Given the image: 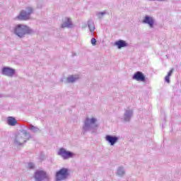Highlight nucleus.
<instances>
[{
    "label": "nucleus",
    "instance_id": "6e6552de",
    "mask_svg": "<svg viewBox=\"0 0 181 181\" xmlns=\"http://www.w3.org/2000/svg\"><path fill=\"white\" fill-rule=\"evenodd\" d=\"M16 73V70L8 66H4L1 69V74L6 77H13Z\"/></svg>",
    "mask_w": 181,
    "mask_h": 181
},
{
    "label": "nucleus",
    "instance_id": "6ab92c4d",
    "mask_svg": "<svg viewBox=\"0 0 181 181\" xmlns=\"http://www.w3.org/2000/svg\"><path fill=\"white\" fill-rule=\"evenodd\" d=\"M125 175V170L122 167H119L117 170V176H124Z\"/></svg>",
    "mask_w": 181,
    "mask_h": 181
},
{
    "label": "nucleus",
    "instance_id": "f3484780",
    "mask_svg": "<svg viewBox=\"0 0 181 181\" xmlns=\"http://www.w3.org/2000/svg\"><path fill=\"white\" fill-rule=\"evenodd\" d=\"M88 26L90 32L93 33L94 30H95V26L94 25V22H93V21L89 20L88 21Z\"/></svg>",
    "mask_w": 181,
    "mask_h": 181
},
{
    "label": "nucleus",
    "instance_id": "4be33fe9",
    "mask_svg": "<svg viewBox=\"0 0 181 181\" xmlns=\"http://www.w3.org/2000/svg\"><path fill=\"white\" fill-rule=\"evenodd\" d=\"M28 169H35V163H28Z\"/></svg>",
    "mask_w": 181,
    "mask_h": 181
},
{
    "label": "nucleus",
    "instance_id": "20e7f679",
    "mask_svg": "<svg viewBox=\"0 0 181 181\" xmlns=\"http://www.w3.org/2000/svg\"><path fill=\"white\" fill-rule=\"evenodd\" d=\"M32 13H33V8L32 7H26L25 10H22L20 12L16 19H18V21H29Z\"/></svg>",
    "mask_w": 181,
    "mask_h": 181
},
{
    "label": "nucleus",
    "instance_id": "2eb2a0df",
    "mask_svg": "<svg viewBox=\"0 0 181 181\" xmlns=\"http://www.w3.org/2000/svg\"><path fill=\"white\" fill-rule=\"evenodd\" d=\"M7 123L11 127H15V125L18 124V120H16L13 117H8L7 119Z\"/></svg>",
    "mask_w": 181,
    "mask_h": 181
},
{
    "label": "nucleus",
    "instance_id": "ddd939ff",
    "mask_svg": "<svg viewBox=\"0 0 181 181\" xmlns=\"http://www.w3.org/2000/svg\"><path fill=\"white\" fill-rule=\"evenodd\" d=\"M115 46L117 47L118 49H122V47H128L129 45L127 42L123 40H119L115 42Z\"/></svg>",
    "mask_w": 181,
    "mask_h": 181
},
{
    "label": "nucleus",
    "instance_id": "9d476101",
    "mask_svg": "<svg viewBox=\"0 0 181 181\" xmlns=\"http://www.w3.org/2000/svg\"><path fill=\"white\" fill-rule=\"evenodd\" d=\"M134 115V110L132 109L127 108L124 110V113L123 115V119L125 122H129L132 116Z\"/></svg>",
    "mask_w": 181,
    "mask_h": 181
},
{
    "label": "nucleus",
    "instance_id": "39448f33",
    "mask_svg": "<svg viewBox=\"0 0 181 181\" xmlns=\"http://www.w3.org/2000/svg\"><path fill=\"white\" fill-rule=\"evenodd\" d=\"M69 176H70V173L69 169L66 168H62L59 170L57 171L55 174V180L56 181H62L66 180Z\"/></svg>",
    "mask_w": 181,
    "mask_h": 181
},
{
    "label": "nucleus",
    "instance_id": "aec40b11",
    "mask_svg": "<svg viewBox=\"0 0 181 181\" xmlns=\"http://www.w3.org/2000/svg\"><path fill=\"white\" fill-rule=\"evenodd\" d=\"M173 69H171V70L168 73V75L165 77L166 83H170V76L173 74Z\"/></svg>",
    "mask_w": 181,
    "mask_h": 181
},
{
    "label": "nucleus",
    "instance_id": "5701e85b",
    "mask_svg": "<svg viewBox=\"0 0 181 181\" xmlns=\"http://www.w3.org/2000/svg\"><path fill=\"white\" fill-rule=\"evenodd\" d=\"M96 43H97V40H95V38H92L91 44L93 45V46H95Z\"/></svg>",
    "mask_w": 181,
    "mask_h": 181
},
{
    "label": "nucleus",
    "instance_id": "9b49d317",
    "mask_svg": "<svg viewBox=\"0 0 181 181\" xmlns=\"http://www.w3.org/2000/svg\"><path fill=\"white\" fill-rule=\"evenodd\" d=\"M143 23L148 25L149 28H153V25H155V18L150 16H146L143 19Z\"/></svg>",
    "mask_w": 181,
    "mask_h": 181
},
{
    "label": "nucleus",
    "instance_id": "7ed1b4c3",
    "mask_svg": "<svg viewBox=\"0 0 181 181\" xmlns=\"http://www.w3.org/2000/svg\"><path fill=\"white\" fill-rule=\"evenodd\" d=\"M30 134L26 130L21 131L15 135L13 143L18 146L23 145L26 141H29V139H30Z\"/></svg>",
    "mask_w": 181,
    "mask_h": 181
},
{
    "label": "nucleus",
    "instance_id": "a211bd4d",
    "mask_svg": "<svg viewBox=\"0 0 181 181\" xmlns=\"http://www.w3.org/2000/svg\"><path fill=\"white\" fill-rule=\"evenodd\" d=\"M28 129L34 134H36V132H39V127L34 126L33 124H30L28 126Z\"/></svg>",
    "mask_w": 181,
    "mask_h": 181
},
{
    "label": "nucleus",
    "instance_id": "4468645a",
    "mask_svg": "<svg viewBox=\"0 0 181 181\" xmlns=\"http://www.w3.org/2000/svg\"><path fill=\"white\" fill-rule=\"evenodd\" d=\"M61 28H73V23L71 18H66V21L62 24Z\"/></svg>",
    "mask_w": 181,
    "mask_h": 181
},
{
    "label": "nucleus",
    "instance_id": "423d86ee",
    "mask_svg": "<svg viewBox=\"0 0 181 181\" xmlns=\"http://www.w3.org/2000/svg\"><path fill=\"white\" fill-rule=\"evenodd\" d=\"M57 155L58 156H61L64 160H67V159L74 157V153L73 152L69 151L64 148H59Z\"/></svg>",
    "mask_w": 181,
    "mask_h": 181
},
{
    "label": "nucleus",
    "instance_id": "f03ea898",
    "mask_svg": "<svg viewBox=\"0 0 181 181\" xmlns=\"http://www.w3.org/2000/svg\"><path fill=\"white\" fill-rule=\"evenodd\" d=\"M98 122V119L96 117H86L82 126V131L83 134H86V132L95 134L97 132V128H98V124H97Z\"/></svg>",
    "mask_w": 181,
    "mask_h": 181
},
{
    "label": "nucleus",
    "instance_id": "dca6fc26",
    "mask_svg": "<svg viewBox=\"0 0 181 181\" xmlns=\"http://www.w3.org/2000/svg\"><path fill=\"white\" fill-rule=\"evenodd\" d=\"M79 78L78 75H72L67 78V81L68 83H75V81H77Z\"/></svg>",
    "mask_w": 181,
    "mask_h": 181
},
{
    "label": "nucleus",
    "instance_id": "1a4fd4ad",
    "mask_svg": "<svg viewBox=\"0 0 181 181\" xmlns=\"http://www.w3.org/2000/svg\"><path fill=\"white\" fill-rule=\"evenodd\" d=\"M105 139L108 142V144H110V146H114V145L118 142L119 138L117 136L106 135Z\"/></svg>",
    "mask_w": 181,
    "mask_h": 181
},
{
    "label": "nucleus",
    "instance_id": "412c9836",
    "mask_svg": "<svg viewBox=\"0 0 181 181\" xmlns=\"http://www.w3.org/2000/svg\"><path fill=\"white\" fill-rule=\"evenodd\" d=\"M104 15H107V12L105 11H103V12H97L96 13V16H98V18H99V19H101Z\"/></svg>",
    "mask_w": 181,
    "mask_h": 181
},
{
    "label": "nucleus",
    "instance_id": "f257e3e1",
    "mask_svg": "<svg viewBox=\"0 0 181 181\" xmlns=\"http://www.w3.org/2000/svg\"><path fill=\"white\" fill-rule=\"evenodd\" d=\"M11 33H13L20 39H23L26 35H32L35 33V31L32 30L29 26L23 24H16L11 28Z\"/></svg>",
    "mask_w": 181,
    "mask_h": 181
},
{
    "label": "nucleus",
    "instance_id": "f8f14e48",
    "mask_svg": "<svg viewBox=\"0 0 181 181\" xmlns=\"http://www.w3.org/2000/svg\"><path fill=\"white\" fill-rule=\"evenodd\" d=\"M132 78L136 81H145V75L141 71H137L134 74Z\"/></svg>",
    "mask_w": 181,
    "mask_h": 181
},
{
    "label": "nucleus",
    "instance_id": "0eeeda50",
    "mask_svg": "<svg viewBox=\"0 0 181 181\" xmlns=\"http://www.w3.org/2000/svg\"><path fill=\"white\" fill-rule=\"evenodd\" d=\"M34 178L35 181H49L50 180V177L47 173L43 170H38L35 172Z\"/></svg>",
    "mask_w": 181,
    "mask_h": 181
}]
</instances>
